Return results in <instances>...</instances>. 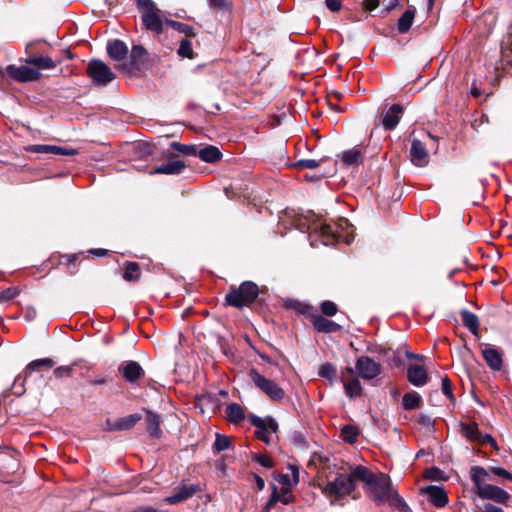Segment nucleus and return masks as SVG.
<instances>
[{"instance_id":"f257e3e1","label":"nucleus","mask_w":512,"mask_h":512,"mask_svg":"<svg viewBox=\"0 0 512 512\" xmlns=\"http://www.w3.org/2000/svg\"><path fill=\"white\" fill-rule=\"evenodd\" d=\"M353 475L363 483L366 494L377 504L396 500L406 506L403 499L393 489L390 477L384 473H374L365 466L358 465L353 468Z\"/></svg>"},{"instance_id":"f03ea898","label":"nucleus","mask_w":512,"mask_h":512,"mask_svg":"<svg viewBox=\"0 0 512 512\" xmlns=\"http://www.w3.org/2000/svg\"><path fill=\"white\" fill-rule=\"evenodd\" d=\"M357 478L353 475V469L349 474H340L333 481H329L323 488V494L330 499L333 505L337 500L351 494L355 488Z\"/></svg>"},{"instance_id":"7ed1b4c3","label":"nucleus","mask_w":512,"mask_h":512,"mask_svg":"<svg viewBox=\"0 0 512 512\" xmlns=\"http://www.w3.org/2000/svg\"><path fill=\"white\" fill-rule=\"evenodd\" d=\"M258 294V286L254 282L245 281L238 288H231L225 299L229 306L240 309L251 305Z\"/></svg>"},{"instance_id":"20e7f679","label":"nucleus","mask_w":512,"mask_h":512,"mask_svg":"<svg viewBox=\"0 0 512 512\" xmlns=\"http://www.w3.org/2000/svg\"><path fill=\"white\" fill-rule=\"evenodd\" d=\"M136 3L145 28L156 34H161L163 32V12L152 0H136Z\"/></svg>"},{"instance_id":"39448f33","label":"nucleus","mask_w":512,"mask_h":512,"mask_svg":"<svg viewBox=\"0 0 512 512\" xmlns=\"http://www.w3.org/2000/svg\"><path fill=\"white\" fill-rule=\"evenodd\" d=\"M249 377L255 386L273 401H281L285 391L276 382L262 376L256 369H251Z\"/></svg>"},{"instance_id":"423d86ee","label":"nucleus","mask_w":512,"mask_h":512,"mask_svg":"<svg viewBox=\"0 0 512 512\" xmlns=\"http://www.w3.org/2000/svg\"><path fill=\"white\" fill-rule=\"evenodd\" d=\"M87 74L97 86H106L115 79V74L111 68L98 59L89 62Z\"/></svg>"},{"instance_id":"0eeeda50","label":"nucleus","mask_w":512,"mask_h":512,"mask_svg":"<svg viewBox=\"0 0 512 512\" xmlns=\"http://www.w3.org/2000/svg\"><path fill=\"white\" fill-rule=\"evenodd\" d=\"M343 224H348L346 220H343L341 224H335V223H319L316 224L313 227V232L319 234L320 237H322V243L324 245H329L332 241H339L341 238H345L346 243H350L349 236H343L340 231L339 227H342Z\"/></svg>"},{"instance_id":"6e6552de","label":"nucleus","mask_w":512,"mask_h":512,"mask_svg":"<svg viewBox=\"0 0 512 512\" xmlns=\"http://www.w3.org/2000/svg\"><path fill=\"white\" fill-rule=\"evenodd\" d=\"M249 420L251 424L256 427L255 435L257 439L265 442L266 444H269V434L276 433L278 430V423L275 421V419L272 417L263 419L256 415H250Z\"/></svg>"},{"instance_id":"1a4fd4ad","label":"nucleus","mask_w":512,"mask_h":512,"mask_svg":"<svg viewBox=\"0 0 512 512\" xmlns=\"http://www.w3.org/2000/svg\"><path fill=\"white\" fill-rule=\"evenodd\" d=\"M461 434L469 441L479 444L489 443L497 449V443L490 434H483L476 423H462Z\"/></svg>"},{"instance_id":"9d476101","label":"nucleus","mask_w":512,"mask_h":512,"mask_svg":"<svg viewBox=\"0 0 512 512\" xmlns=\"http://www.w3.org/2000/svg\"><path fill=\"white\" fill-rule=\"evenodd\" d=\"M355 369L364 380H372L381 373V365L369 356L359 357Z\"/></svg>"},{"instance_id":"9b49d317","label":"nucleus","mask_w":512,"mask_h":512,"mask_svg":"<svg viewBox=\"0 0 512 512\" xmlns=\"http://www.w3.org/2000/svg\"><path fill=\"white\" fill-rule=\"evenodd\" d=\"M7 71L11 78L20 82L37 81L41 77L38 69L29 66L9 65Z\"/></svg>"},{"instance_id":"f8f14e48","label":"nucleus","mask_w":512,"mask_h":512,"mask_svg":"<svg viewBox=\"0 0 512 512\" xmlns=\"http://www.w3.org/2000/svg\"><path fill=\"white\" fill-rule=\"evenodd\" d=\"M119 372L123 378L130 383H134L144 376V370L136 361H125L119 366Z\"/></svg>"},{"instance_id":"ddd939ff","label":"nucleus","mask_w":512,"mask_h":512,"mask_svg":"<svg viewBox=\"0 0 512 512\" xmlns=\"http://www.w3.org/2000/svg\"><path fill=\"white\" fill-rule=\"evenodd\" d=\"M478 496L482 499H490L497 503L504 504L510 499V495L504 489L488 484L481 488V492Z\"/></svg>"},{"instance_id":"4468645a","label":"nucleus","mask_w":512,"mask_h":512,"mask_svg":"<svg viewBox=\"0 0 512 512\" xmlns=\"http://www.w3.org/2000/svg\"><path fill=\"white\" fill-rule=\"evenodd\" d=\"M411 161L414 165L423 167L429 161V154L425 145L418 139H413L410 149Z\"/></svg>"},{"instance_id":"2eb2a0df","label":"nucleus","mask_w":512,"mask_h":512,"mask_svg":"<svg viewBox=\"0 0 512 512\" xmlns=\"http://www.w3.org/2000/svg\"><path fill=\"white\" fill-rule=\"evenodd\" d=\"M403 107L400 104H393L388 110L382 113V124L385 130H393L399 123Z\"/></svg>"},{"instance_id":"dca6fc26","label":"nucleus","mask_w":512,"mask_h":512,"mask_svg":"<svg viewBox=\"0 0 512 512\" xmlns=\"http://www.w3.org/2000/svg\"><path fill=\"white\" fill-rule=\"evenodd\" d=\"M422 492L428 496V501L436 507H444L448 503V497L445 490L437 485H430L422 489Z\"/></svg>"},{"instance_id":"f3484780","label":"nucleus","mask_w":512,"mask_h":512,"mask_svg":"<svg viewBox=\"0 0 512 512\" xmlns=\"http://www.w3.org/2000/svg\"><path fill=\"white\" fill-rule=\"evenodd\" d=\"M407 379L412 385L422 387L428 382V374L423 366L410 365L407 369Z\"/></svg>"},{"instance_id":"a211bd4d","label":"nucleus","mask_w":512,"mask_h":512,"mask_svg":"<svg viewBox=\"0 0 512 512\" xmlns=\"http://www.w3.org/2000/svg\"><path fill=\"white\" fill-rule=\"evenodd\" d=\"M483 358L485 359L487 365L495 371L501 370L503 366V358L502 353L492 347H486L482 350Z\"/></svg>"},{"instance_id":"6ab92c4d","label":"nucleus","mask_w":512,"mask_h":512,"mask_svg":"<svg viewBox=\"0 0 512 512\" xmlns=\"http://www.w3.org/2000/svg\"><path fill=\"white\" fill-rule=\"evenodd\" d=\"M198 490L197 485H183L173 495L167 497L165 501L169 504H177L192 497Z\"/></svg>"},{"instance_id":"aec40b11","label":"nucleus","mask_w":512,"mask_h":512,"mask_svg":"<svg viewBox=\"0 0 512 512\" xmlns=\"http://www.w3.org/2000/svg\"><path fill=\"white\" fill-rule=\"evenodd\" d=\"M312 324L314 329L321 333H333L341 329L339 324L320 315L312 318Z\"/></svg>"},{"instance_id":"412c9836","label":"nucleus","mask_w":512,"mask_h":512,"mask_svg":"<svg viewBox=\"0 0 512 512\" xmlns=\"http://www.w3.org/2000/svg\"><path fill=\"white\" fill-rule=\"evenodd\" d=\"M185 168V163L181 160H174L168 162L166 164L157 166L153 168L149 173L150 174H167V175H176L180 174Z\"/></svg>"},{"instance_id":"4be33fe9","label":"nucleus","mask_w":512,"mask_h":512,"mask_svg":"<svg viewBox=\"0 0 512 512\" xmlns=\"http://www.w3.org/2000/svg\"><path fill=\"white\" fill-rule=\"evenodd\" d=\"M146 412V429L149 435L153 438H160L162 436V430L160 428V416L152 412L151 410L144 409Z\"/></svg>"},{"instance_id":"5701e85b","label":"nucleus","mask_w":512,"mask_h":512,"mask_svg":"<svg viewBox=\"0 0 512 512\" xmlns=\"http://www.w3.org/2000/svg\"><path fill=\"white\" fill-rule=\"evenodd\" d=\"M107 53L112 59L121 61L126 58L128 47L123 41L116 39L107 44Z\"/></svg>"},{"instance_id":"b1692460","label":"nucleus","mask_w":512,"mask_h":512,"mask_svg":"<svg viewBox=\"0 0 512 512\" xmlns=\"http://www.w3.org/2000/svg\"><path fill=\"white\" fill-rule=\"evenodd\" d=\"M341 381L343 383L344 391L347 397L356 398L362 394V386L358 378H347L345 375H343Z\"/></svg>"},{"instance_id":"393cba45","label":"nucleus","mask_w":512,"mask_h":512,"mask_svg":"<svg viewBox=\"0 0 512 512\" xmlns=\"http://www.w3.org/2000/svg\"><path fill=\"white\" fill-rule=\"evenodd\" d=\"M147 51L140 45H134L130 54V64L134 69L140 70L146 61Z\"/></svg>"},{"instance_id":"a878e982","label":"nucleus","mask_w":512,"mask_h":512,"mask_svg":"<svg viewBox=\"0 0 512 512\" xmlns=\"http://www.w3.org/2000/svg\"><path fill=\"white\" fill-rule=\"evenodd\" d=\"M197 156L204 162L215 163L218 160H220L222 154L217 147L208 145L204 148L199 149L197 152Z\"/></svg>"},{"instance_id":"bb28decb","label":"nucleus","mask_w":512,"mask_h":512,"mask_svg":"<svg viewBox=\"0 0 512 512\" xmlns=\"http://www.w3.org/2000/svg\"><path fill=\"white\" fill-rule=\"evenodd\" d=\"M340 158L343 164L346 166H358L363 160V155L360 149L352 148L342 152Z\"/></svg>"},{"instance_id":"cd10ccee","label":"nucleus","mask_w":512,"mask_h":512,"mask_svg":"<svg viewBox=\"0 0 512 512\" xmlns=\"http://www.w3.org/2000/svg\"><path fill=\"white\" fill-rule=\"evenodd\" d=\"M141 419L142 416L138 413L119 418L115 420L114 429H118V431L129 430L133 428Z\"/></svg>"},{"instance_id":"c85d7f7f","label":"nucleus","mask_w":512,"mask_h":512,"mask_svg":"<svg viewBox=\"0 0 512 512\" xmlns=\"http://www.w3.org/2000/svg\"><path fill=\"white\" fill-rule=\"evenodd\" d=\"M461 320L463 325L474 335L478 334L479 320L476 314L463 310L461 311Z\"/></svg>"},{"instance_id":"c756f323","label":"nucleus","mask_w":512,"mask_h":512,"mask_svg":"<svg viewBox=\"0 0 512 512\" xmlns=\"http://www.w3.org/2000/svg\"><path fill=\"white\" fill-rule=\"evenodd\" d=\"M470 475L471 480L477 488V493H480L481 488L488 485L485 482V477L488 475L487 471L483 467L474 466L471 468Z\"/></svg>"},{"instance_id":"7c9ffc66","label":"nucleus","mask_w":512,"mask_h":512,"mask_svg":"<svg viewBox=\"0 0 512 512\" xmlns=\"http://www.w3.org/2000/svg\"><path fill=\"white\" fill-rule=\"evenodd\" d=\"M26 63L36 66L39 69H53L56 67V62L48 56H29Z\"/></svg>"},{"instance_id":"2f4dec72","label":"nucleus","mask_w":512,"mask_h":512,"mask_svg":"<svg viewBox=\"0 0 512 512\" xmlns=\"http://www.w3.org/2000/svg\"><path fill=\"white\" fill-rule=\"evenodd\" d=\"M288 469L291 471V475L282 474L278 481L283 485V487L291 488L299 482V469L295 465H288Z\"/></svg>"},{"instance_id":"473e14b6","label":"nucleus","mask_w":512,"mask_h":512,"mask_svg":"<svg viewBox=\"0 0 512 512\" xmlns=\"http://www.w3.org/2000/svg\"><path fill=\"white\" fill-rule=\"evenodd\" d=\"M415 17L414 9H407L399 18L397 28L400 33H406L410 30Z\"/></svg>"},{"instance_id":"72a5a7b5","label":"nucleus","mask_w":512,"mask_h":512,"mask_svg":"<svg viewBox=\"0 0 512 512\" xmlns=\"http://www.w3.org/2000/svg\"><path fill=\"white\" fill-rule=\"evenodd\" d=\"M226 415L231 422L235 423H239L245 418L243 408L238 403L229 404L226 408Z\"/></svg>"},{"instance_id":"f704fd0d","label":"nucleus","mask_w":512,"mask_h":512,"mask_svg":"<svg viewBox=\"0 0 512 512\" xmlns=\"http://www.w3.org/2000/svg\"><path fill=\"white\" fill-rule=\"evenodd\" d=\"M54 364H55V362L51 358H41V359L33 360L26 366L25 374L27 375L28 373H30L32 371L39 370L40 368L50 369L54 366Z\"/></svg>"},{"instance_id":"c9c22d12","label":"nucleus","mask_w":512,"mask_h":512,"mask_svg":"<svg viewBox=\"0 0 512 512\" xmlns=\"http://www.w3.org/2000/svg\"><path fill=\"white\" fill-rule=\"evenodd\" d=\"M340 435L345 442L354 444L357 441L359 430L353 425H345L342 427Z\"/></svg>"},{"instance_id":"e433bc0d","label":"nucleus","mask_w":512,"mask_h":512,"mask_svg":"<svg viewBox=\"0 0 512 512\" xmlns=\"http://www.w3.org/2000/svg\"><path fill=\"white\" fill-rule=\"evenodd\" d=\"M318 375L332 384L337 377L336 367L331 363H324L320 366Z\"/></svg>"},{"instance_id":"4c0bfd02","label":"nucleus","mask_w":512,"mask_h":512,"mask_svg":"<svg viewBox=\"0 0 512 512\" xmlns=\"http://www.w3.org/2000/svg\"><path fill=\"white\" fill-rule=\"evenodd\" d=\"M420 396L416 392H407L402 399V405L405 410H412L418 407L420 403Z\"/></svg>"},{"instance_id":"58836bf2","label":"nucleus","mask_w":512,"mask_h":512,"mask_svg":"<svg viewBox=\"0 0 512 512\" xmlns=\"http://www.w3.org/2000/svg\"><path fill=\"white\" fill-rule=\"evenodd\" d=\"M140 277V266L138 263L136 262H130L128 263V265L126 266L125 270H124V273H123V278L124 280L126 281H136L138 280Z\"/></svg>"},{"instance_id":"ea45409f","label":"nucleus","mask_w":512,"mask_h":512,"mask_svg":"<svg viewBox=\"0 0 512 512\" xmlns=\"http://www.w3.org/2000/svg\"><path fill=\"white\" fill-rule=\"evenodd\" d=\"M231 444L230 438L224 435L217 434L215 442L213 444L214 452H221L229 448Z\"/></svg>"},{"instance_id":"a19ab883","label":"nucleus","mask_w":512,"mask_h":512,"mask_svg":"<svg viewBox=\"0 0 512 512\" xmlns=\"http://www.w3.org/2000/svg\"><path fill=\"white\" fill-rule=\"evenodd\" d=\"M178 54L181 57H186V58H190V59L193 58V49H192V44H191L190 40H188V39L181 40L179 48H178Z\"/></svg>"},{"instance_id":"79ce46f5","label":"nucleus","mask_w":512,"mask_h":512,"mask_svg":"<svg viewBox=\"0 0 512 512\" xmlns=\"http://www.w3.org/2000/svg\"><path fill=\"white\" fill-rule=\"evenodd\" d=\"M277 499L279 502L287 505L293 502L294 496L288 487H283L280 493L277 491Z\"/></svg>"},{"instance_id":"37998d69","label":"nucleus","mask_w":512,"mask_h":512,"mask_svg":"<svg viewBox=\"0 0 512 512\" xmlns=\"http://www.w3.org/2000/svg\"><path fill=\"white\" fill-rule=\"evenodd\" d=\"M74 364L68 366H59L54 369L53 374L56 378L61 379L70 377L73 374Z\"/></svg>"},{"instance_id":"c03bdc74","label":"nucleus","mask_w":512,"mask_h":512,"mask_svg":"<svg viewBox=\"0 0 512 512\" xmlns=\"http://www.w3.org/2000/svg\"><path fill=\"white\" fill-rule=\"evenodd\" d=\"M320 308L321 312L329 317L334 316L338 311L336 304L329 300L322 302Z\"/></svg>"},{"instance_id":"a18cd8bd","label":"nucleus","mask_w":512,"mask_h":512,"mask_svg":"<svg viewBox=\"0 0 512 512\" xmlns=\"http://www.w3.org/2000/svg\"><path fill=\"white\" fill-rule=\"evenodd\" d=\"M172 146L184 155H197L198 152V149L195 145H182L174 142Z\"/></svg>"},{"instance_id":"49530a36","label":"nucleus","mask_w":512,"mask_h":512,"mask_svg":"<svg viewBox=\"0 0 512 512\" xmlns=\"http://www.w3.org/2000/svg\"><path fill=\"white\" fill-rule=\"evenodd\" d=\"M207 2L211 9L224 11L231 7V2L229 0H207Z\"/></svg>"},{"instance_id":"de8ad7c7","label":"nucleus","mask_w":512,"mask_h":512,"mask_svg":"<svg viewBox=\"0 0 512 512\" xmlns=\"http://www.w3.org/2000/svg\"><path fill=\"white\" fill-rule=\"evenodd\" d=\"M294 165L298 168L315 169L320 165V161L314 159H301Z\"/></svg>"},{"instance_id":"09e8293b","label":"nucleus","mask_w":512,"mask_h":512,"mask_svg":"<svg viewBox=\"0 0 512 512\" xmlns=\"http://www.w3.org/2000/svg\"><path fill=\"white\" fill-rule=\"evenodd\" d=\"M169 23L177 31H179L181 33H184L186 35H193L194 36V33H192L193 28L191 26H189L187 24H184V23H181V22H176V21H170Z\"/></svg>"},{"instance_id":"8fccbe9b","label":"nucleus","mask_w":512,"mask_h":512,"mask_svg":"<svg viewBox=\"0 0 512 512\" xmlns=\"http://www.w3.org/2000/svg\"><path fill=\"white\" fill-rule=\"evenodd\" d=\"M18 290L16 288H8L2 292H0V302H5L10 299H13L18 295Z\"/></svg>"},{"instance_id":"3c124183","label":"nucleus","mask_w":512,"mask_h":512,"mask_svg":"<svg viewBox=\"0 0 512 512\" xmlns=\"http://www.w3.org/2000/svg\"><path fill=\"white\" fill-rule=\"evenodd\" d=\"M277 502H279L278 499H277V487L274 486L273 487V492H272V494L270 496V499L267 501V503L263 507V511L264 512H269L275 506V504Z\"/></svg>"},{"instance_id":"603ef678","label":"nucleus","mask_w":512,"mask_h":512,"mask_svg":"<svg viewBox=\"0 0 512 512\" xmlns=\"http://www.w3.org/2000/svg\"><path fill=\"white\" fill-rule=\"evenodd\" d=\"M490 470L493 474L502 477L506 480L512 481V473H510L506 469L501 467H491Z\"/></svg>"},{"instance_id":"864d4df0","label":"nucleus","mask_w":512,"mask_h":512,"mask_svg":"<svg viewBox=\"0 0 512 512\" xmlns=\"http://www.w3.org/2000/svg\"><path fill=\"white\" fill-rule=\"evenodd\" d=\"M442 392L444 395H446L449 399L451 400H454V396H453V393H452V388H451V382L450 380L448 379V377H444L442 379Z\"/></svg>"},{"instance_id":"5fc2aeb1","label":"nucleus","mask_w":512,"mask_h":512,"mask_svg":"<svg viewBox=\"0 0 512 512\" xmlns=\"http://www.w3.org/2000/svg\"><path fill=\"white\" fill-rule=\"evenodd\" d=\"M25 378H22V376H18L16 377L15 381H14V388H15V394L20 396L24 393V382H25Z\"/></svg>"},{"instance_id":"6e6d98bb","label":"nucleus","mask_w":512,"mask_h":512,"mask_svg":"<svg viewBox=\"0 0 512 512\" xmlns=\"http://www.w3.org/2000/svg\"><path fill=\"white\" fill-rule=\"evenodd\" d=\"M27 151L32 153H39V154H48L49 153V145H31L27 148Z\"/></svg>"},{"instance_id":"4d7b16f0","label":"nucleus","mask_w":512,"mask_h":512,"mask_svg":"<svg viewBox=\"0 0 512 512\" xmlns=\"http://www.w3.org/2000/svg\"><path fill=\"white\" fill-rule=\"evenodd\" d=\"M256 461L265 468H272L274 466L273 460L266 456H257Z\"/></svg>"},{"instance_id":"13d9d810","label":"nucleus","mask_w":512,"mask_h":512,"mask_svg":"<svg viewBox=\"0 0 512 512\" xmlns=\"http://www.w3.org/2000/svg\"><path fill=\"white\" fill-rule=\"evenodd\" d=\"M109 378L107 376H96L93 380L89 381V384L90 385H93V386H101V385H105L109 382Z\"/></svg>"},{"instance_id":"bf43d9fd","label":"nucleus","mask_w":512,"mask_h":512,"mask_svg":"<svg viewBox=\"0 0 512 512\" xmlns=\"http://www.w3.org/2000/svg\"><path fill=\"white\" fill-rule=\"evenodd\" d=\"M475 512H504L502 508L497 507L495 505H492L490 503H487L484 505L483 508L478 509Z\"/></svg>"},{"instance_id":"052dcab7","label":"nucleus","mask_w":512,"mask_h":512,"mask_svg":"<svg viewBox=\"0 0 512 512\" xmlns=\"http://www.w3.org/2000/svg\"><path fill=\"white\" fill-rule=\"evenodd\" d=\"M326 6L332 11L337 12L341 9V1L340 0H325Z\"/></svg>"},{"instance_id":"680f3d73","label":"nucleus","mask_w":512,"mask_h":512,"mask_svg":"<svg viewBox=\"0 0 512 512\" xmlns=\"http://www.w3.org/2000/svg\"><path fill=\"white\" fill-rule=\"evenodd\" d=\"M379 0H365L364 1V6L366 8V10L368 11H374L376 8L379 7Z\"/></svg>"},{"instance_id":"e2e57ef3","label":"nucleus","mask_w":512,"mask_h":512,"mask_svg":"<svg viewBox=\"0 0 512 512\" xmlns=\"http://www.w3.org/2000/svg\"><path fill=\"white\" fill-rule=\"evenodd\" d=\"M57 155H76L77 154V150L75 149H68V148H65V147H61L59 146V150H57Z\"/></svg>"},{"instance_id":"0e129e2a","label":"nucleus","mask_w":512,"mask_h":512,"mask_svg":"<svg viewBox=\"0 0 512 512\" xmlns=\"http://www.w3.org/2000/svg\"><path fill=\"white\" fill-rule=\"evenodd\" d=\"M105 430L106 431H110V432H113V431H118V429H114V426H115V420H111V419H107L106 420V423H105Z\"/></svg>"},{"instance_id":"69168bd1","label":"nucleus","mask_w":512,"mask_h":512,"mask_svg":"<svg viewBox=\"0 0 512 512\" xmlns=\"http://www.w3.org/2000/svg\"><path fill=\"white\" fill-rule=\"evenodd\" d=\"M107 250L105 249H101V248H98V249H91L90 250V253L95 255V256H98V257H101V256H105L107 254Z\"/></svg>"},{"instance_id":"338daca9","label":"nucleus","mask_w":512,"mask_h":512,"mask_svg":"<svg viewBox=\"0 0 512 512\" xmlns=\"http://www.w3.org/2000/svg\"><path fill=\"white\" fill-rule=\"evenodd\" d=\"M438 473H439V470H438V469H436V468L431 469V470H429V471H428V473H427V477H428V478H431V479H434V478H435V476H436V474H438Z\"/></svg>"},{"instance_id":"774afa93","label":"nucleus","mask_w":512,"mask_h":512,"mask_svg":"<svg viewBox=\"0 0 512 512\" xmlns=\"http://www.w3.org/2000/svg\"><path fill=\"white\" fill-rule=\"evenodd\" d=\"M57 150H59V146L49 145V153L48 154L57 155V152H58Z\"/></svg>"}]
</instances>
